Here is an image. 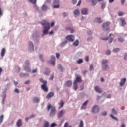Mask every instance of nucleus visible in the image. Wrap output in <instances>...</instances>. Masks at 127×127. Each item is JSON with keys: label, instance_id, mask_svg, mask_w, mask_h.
Returning <instances> with one entry per match:
<instances>
[{"label": "nucleus", "instance_id": "10", "mask_svg": "<svg viewBox=\"0 0 127 127\" xmlns=\"http://www.w3.org/2000/svg\"><path fill=\"white\" fill-rule=\"evenodd\" d=\"M51 64L54 66L55 65V57L52 56L51 58Z\"/></svg>", "mask_w": 127, "mask_h": 127}, {"label": "nucleus", "instance_id": "26", "mask_svg": "<svg viewBox=\"0 0 127 127\" xmlns=\"http://www.w3.org/2000/svg\"><path fill=\"white\" fill-rule=\"evenodd\" d=\"M33 101L34 103H39V98L38 97H34L33 99Z\"/></svg>", "mask_w": 127, "mask_h": 127}, {"label": "nucleus", "instance_id": "59", "mask_svg": "<svg viewBox=\"0 0 127 127\" xmlns=\"http://www.w3.org/2000/svg\"><path fill=\"white\" fill-rule=\"evenodd\" d=\"M102 115V116H107V112L104 111Z\"/></svg>", "mask_w": 127, "mask_h": 127}, {"label": "nucleus", "instance_id": "62", "mask_svg": "<svg viewBox=\"0 0 127 127\" xmlns=\"http://www.w3.org/2000/svg\"><path fill=\"white\" fill-rule=\"evenodd\" d=\"M55 126H56V124H55V123H52L51 125V127H55Z\"/></svg>", "mask_w": 127, "mask_h": 127}, {"label": "nucleus", "instance_id": "17", "mask_svg": "<svg viewBox=\"0 0 127 127\" xmlns=\"http://www.w3.org/2000/svg\"><path fill=\"white\" fill-rule=\"evenodd\" d=\"M16 124L18 127H21L22 125V121H21V119H19L17 122Z\"/></svg>", "mask_w": 127, "mask_h": 127}, {"label": "nucleus", "instance_id": "5", "mask_svg": "<svg viewBox=\"0 0 127 127\" xmlns=\"http://www.w3.org/2000/svg\"><path fill=\"white\" fill-rule=\"evenodd\" d=\"M110 22H106L103 24L102 28L104 30H109V26L110 25Z\"/></svg>", "mask_w": 127, "mask_h": 127}, {"label": "nucleus", "instance_id": "14", "mask_svg": "<svg viewBox=\"0 0 127 127\" xmlns=\"http://www.w3.org/2000/svg\"><path fill=\"white\" fill-rule=\"evenodd\" d=\"M102 70L103 71H107V70H109L110 69V67H109V65L105 64L104 65H102Z\"/></svg>", "mask_w": 127, "mask_h": 127}, {"label": "nucleus", "instance_id": "49", "mask_svg": "<svg viewBox=\"0 0 127 127\" xmlns=\"http://www.w3.org/2000/svg\"><path fill=\"white\" fill-rule=\"evenodd\" d=\"M106 53L107 55H110V54H111V51H110V50H108L106 51Z\"/></svg>", "mask_w": 127, "mask_h": 127}, {"label": "nucleus", "instance_id": "34", "mask_svg": "<svg viewBox=\"0 0 127 127\" xmlns=\"http://www.w3.org/2000/svg\"><path fill=\"white\" fill-rule=\"evenodd\" d=\"M73 45H74V46H78V45H79V40H76L73 43Z\"/></svg>", "mask_w": 127, "mask_h": 127}, {"label": "nucleus", "instance_id": "54", "mask_svg": "<svg viewBox=\"0 0 127 127\" xmlns=\"http://www.w3.org/2000/svg\"><path fill=\"white\" fill-rule=\"evenodd\" d=\"M93 33L92 32V31H89L88 32H87V34L88 35H92V34Z\"/></svg>", "mask_w": 127, "mask_h": 127}, {"label": "nucleus", "instance_id": "33", "mask_svg": "<svg viewBox=\"0 0 127 127\" xmlns=\"http://www.w3.org/2000/svg\"><path fill=\"white\" fill-rule=\"evenodd\" d=\"M58 69H59L60 70H61V71L62 72L63 71H64V68H63V67H62V66H61V64L58 65Z\"/></svg>", "mask_w": 127, "mask_h": 127}, {"label": "nucleus", "instance_id": "18", "mask_svg": "<svg viewBox=\"0 0 127 127\" xmlns=\"http://www.w3.org/2000/svg\"><path fill=\"white\" fill-rule=\"evenodd\" d=\"M74 14L75 16H79L80 15V11L79 9H76L74 11Z\"/></svg>", "mask_w": 127, "mask_h": 127}, {"label": "nucleus", "instance_id": "13", "mask_svg": "<svg viewBox=\"0 0 127 127\" xmlns=\"http://www.w3.org/2000/svg\"><path fill=\"white\" fill-rule=\"evenodd\" d=\"M126 81H127V79H126V78L121 79V82L120 83V86H124V85H125V83H126Z\"/></svg>", "mask_w": 127, "mask_h": 127}, {"label": "nucleus", "instance_id": "57", "mask_svg": "<svg viewBox=\"0 0 127 127\" xmlns=\"http://www.w3.org/2000/svg\"><path fill=\"white\" fill-rule=\"evenodd\" d=\"M121 3L122 5L124 4H125V0H121Z\"/></svg>", "mask_w": 127, "mask_h": 127}, {"label": "nucleus", "instance_id": "11", "mask_svg": "<svg viewBox=\"0 0 127 127\" xmlns=\"http://www.w3.org/2000/svg\"><path fill=\"white\" fill-rule=\"evenodd\" d=\"M81 13L84 15H86V14H88V9L84 8L81 10Z\"/></svg>", "mask_w": 127, "mask_h": 127}, {"label": "nucleus", "instance_id": "30", "mask_svg": "<svg viewBox=\"0 0 127 127\" xmlns=\"http://www.w3.org/2000/svg\"><path fill=\"white\" fill-rule=\"evenodd\" d=\"M95 21L96 22H98V23H101L102 22V19H101V18H96L95 19Z\"/></svg>", "mask_w": 127, "mask_h": 127}, {"label": "nucleus", "instance_id": "16", "mask_svg": "<svg viewBox=\"0 0 127 127\" xmlns=\"http://www.w3.org/2000/svg\"><path fill=\"white\" fill-rule=\"evenodd\" d=\"M109 62V61L107 59H103L102 60L101 64L102 66H104V65L107 64V63Z\"/></svg>", "mask_w": 127, "mask_h": 127}, {"label": "nucleus", "instance_id": "56", "mask_svg": "<svg viewBox=\"0 0 127 127\" xmlns=\"http://www.w3.org/2000/svg\"><path fill=\"white\" fill-rule=\"evenodd\" d=\"M82 2V1L81 0H80L78 3V4H77V6H79V5H81V3Z\"/></svg>", "mask_w": 127, "mask_h": 127}, {"label": "nucleus", "instance_id": "52", "mask_svg": "<svg viewBox=\"0 0 127 127\" xmlns=\"http://www.w3.org/2000/svg\"><path fill=\"white\" fill-rule=\"evenodd\" d=\"M72 3L73 4H75L77 3V0H72Z\"/></svg>", "mask_w": 127, "mask_h": 127}, {"label": "nucleus", "instance_id": "39", "mask_svg": "<svg viewBox=\"0 0 127 127\" xmlns=\"http://www.w3.org/2000/svg\"><path fill=\"white\" fill-rule=\"evenodd\" d=\"M26 76H28V74H25V73H21L20 74V77H26Z\"/></svg>", "mask_w": 127, "mask_h": 127}, {"label": "nucleus", "instance_id": "44", "mask_svg": "<svg viewBox=\"0 0 127 127\" xmlns=\"http://www.w3.org/2000/svg\"><path fill=\"white\" fill-rule=\"evenodd\" d=\"M105 7H106V4L105 3H103L101 5V8H102V9H104V8H105Z\"/></svg>", "mask_w": 127, "mask_h": 127}, {"label": "nucleus", "instance_id": "31", "mask_svg": "<svg viewBox=\"0 0 127 127\" xmlns=\"http://www.w3.org/2000/svg\"><path fill=\"white\" fill-rule=\"evenodd\" d=\"M4 118V116L3 115H2L0 116V124H2V122H3V119Z\"/></svg>", "mask_w": 127, "mask_h": 127}, {"label": "nucleus", "instance_id": "8", "mask_svg": "<svg viewBox=\"0 0 127 127\" xmlns=\"http://www.w3.org/2000/svg\"><path fill=\"white\" fill-rule=\"evenodd\" d=\"M66 113V111L65 110H62L59 111L58 114V117L61 118L63 115H64Z\"/></svg>", "mask_w": 127, "mask_h": 127}, {"label": "nucleus", "instance_id": "2", "mask_svg": "<svg viewBox=\"0 0 127 127\" xmlns=\"http://www.w3.org/2000/svg\"><path fill=\"white\" fill-rule=\"evenodd\" d=\"M51 109V111L50 113V117H53L54 115H55L56 113V108L54 106H51V104H48L47 107V110L48 112H49V110Z\"/></svg>", "mask_w": 127, "mask_h": 127}, {"label": "nucleus", "instance_id": "23", "mask_svg": "<svg viewBox=\"0 0 127 127\" xmlns=\"http://www.w3.org/2000/svg\"><path fill=\"white\" fill-rule=\"evenodd\" d=\"M5 53V49L3 48L1 51V56L3 57L4 56V54Z\"/></svg>", "mask_w": 127, "mask_h": 127}, {"label": "nucleus", "instance_id": "46", "mask_svg": "<svg viewBox=\"0 0 127 127\" xmlns=\"http://www.w3.org/2000/svg\"><path fill=\"white\" fill-rule=\"evenodd\" d=\"M88 103H89V100H86L84 103H83V106H87V104H88Z\"/></svg>", "mask_w": 127, "mask_h": 127}, {"label": "nucleus", "instance_id": "15", "mask_svg": "<svg viewBox=\"0 0 127 127\" xmlns=\"http://www.w3.org/2000/svg\"><path fill=\"white\" fill-rule=\"evenodd\" d=\"M65 85V86H66V87H71L72 86V81H71V80L67 81Z\"/></svg>", "mask_w": 127, "mask_h": 127}, {"label": "nucleus", "instance_id": "35", "mask_svg": "<svg viewBox=\"0 0 127 127\" xmlns=\"http://www.w3.org/2000/svg\"><path fill=\"white\" fill-rule=\"evenodd\" d=\"M79 127H84V122H83V120L80 121Z\"/></svg>", "mask_w": 127, "mask_h": 127}, {"label": "nucleus", "instance_id": "48", "mask_svg": "<svg viewBox=\"0 0 127 127\" xmlns=\"http://www.w3.org/2000/svg\"><path fill=\"white\" fill-rule=\"evenodd\" d=\"M81 109V110H86V106L83 105V104H82Z\"/></svg>", "mask_w": 127, "mask_h": 127}, {"label": "nucleus", "instance_id": "24", "mask_svg": "<svg viewBox=\"0 0 127 127\" xmlns=\"http://www.w3.org/2000/svg\"><path fill=\"white\" fill-rule=\"evenodd\" d=\"M91 0L92 4L91 5L93 6H95L97 4V0Z\"/></svg>", "mask_w": 127, "mask_h": 127}, {"label": "nucleus", "instance_id": "22", "mask_svg": "<svg viewBox=\"0 0 127 127\" xmlns=\"http://www.w3.org/2000/svg\"><path fill=\"white\" fill-rule=\"evenodd\" d=\"M111 36H112V37L109 40V41H108L109 43H112V42L113 41V40L114 39V36H113V34H109V37H111Z\"/></svg>", "mask_w": 127, "mask_h": 127}, {"label": "nucleus", "instance_id": "28", "mask_svg": "<svg viewBox=\"0 0 127 127\" xmlns=\"http://www.w3.org/2000/svg\"><path fill=\"white\" fill-rule=\"evenodd\" d=\"M24 70L25 71H26V72H31V70H30V68L28 66H26L24 68Z\"/></svg>", "mask_w": 127, "mask_h": 127}, {"label": "nucleus", "instance_id": "61", "mask_svg": "<svg viewBox=\"0 0 127 127\" xmlns=\"http://www.w3.org/2000/svg\"><path fill=\"white\" fill-rule=\"evenodd\" d=\"M2 16V12L1 11V8L0 7V16Z\"/></svg>", "mask_w": 127, "mask_h": 127}, {"label": "nucleus", "instance_id": "20", "mask_svg": "<svg viewBox=\"0 0 127 127\" xmlns=\"http://www.w3.org/2000/svg\"><path fill=\"white\" fill-rule=\"evenodd\" d=\"M120 20L122 22V26H124V25H126V21H125V18H120Z\"/></svg>", "mask_w": 127, "mask_h": 127}, {"label": "nucleus", "instance_id": "40", "mask_svg": "<svg viewBox=\"0 0 127 127\" xmlns=\"http://www.w3.org/2000/svg\"><path fill=\"white\" fill-rule=\"evenodd\" d=\"M67 43L68 41L67 40L64 41V42L61 43V46H63L64 45H65V44H67Z\"/></svg>", "mask_w": 127, "mask_h": 127}, {"label": "nucleus", "instance_id": "3", "mask_svg": "<svg viewBox=\"0 0 127 127\" xmlns=\"http://www.w3.org/2000/svg\"><path fill=\"white\" fill-rule=\"evenodd\" d=\"M40 82L43 84L41 86L42 90H43L44 92H48V87H47V81L43 80L42 78L40 79Z\"/></svg>", "mask_w": 127, "mask_h": 127}, {"label": "nucleus", "instance_id": "1", "mask_svg": "<svg viewBox=\"0 0 127 127\" xmlns=\"http://www.w3.org/2000/svg\"><path fill=\"white\" fill-rule=\"evenodd\" d=\"M41 24L43 25L44 27V31H43V34H47L48 33V30L50 29V24L47 21L44 20L41 23Z\"/></svg>", "mask_w": 127, "mask_h": 127}, {"label": "nucleus", "instance_id": "43", "mask_svg": "<svg viewBox=\"0 0 127 127\" xmlns=\"http://www.w3.org/2000/svg\"><path fill=\"white\" fill-rule=\"evenodd\" d=\"M124 14H125V13H124V12H118L119 16H123V15H124Z\"/></svg>", "mask_w": 127, "mask_h": 127}, {"label": "nucleus", "instance_id": "32", "mask_svg": "<svg viewBox=\"0 0 127 127\" xmlns=\"http://www.w3.org/2000/svg\"><path fill=\"white\" fill-rule=\"evenodd\" d=\"M81 81H82V79H81V77L77 76L74 82H76V83H77L78 82H81Z\"/></svg>", "mask_w": 127, "mask_h": 127}, {"label": "nucleus", "instance_id": "6", "mask_svg": "<svg viewBox=\"0 0 127 127\" xmlns=\"http://www.w3.org/2000/svg\"><path fill=\"white\" fill-rule=\"evenodd\" d=\"M66 39H67V40H68L69 41H71V42H73V41L75 40V36L72 35H69L66 36Z\"/></svg>", "mask_w": 127, "mask_h": 127}, {"label": "nucleus", "instance_id": "53", "mask_svg": "<svg viewBox=\"0 0 127 127\" xmlns=\"http://www.w3.org/2000/svg\"><path fill=\"white\" fill-rule=\"evenodd\" d=\"M124 60H127V53L125 54L124 55Z\"/></svg>", "mask_w": 127, "mask_h": 127}, {"label": "nucleus", "instance_id": "51", "mask_svg": "<svg viewBox=\"0 0 127 127\" xmlns=\"http://www.w3.org/2000/svg\"><path fill=\"white\" fill-rule=\"evenodd\" d=\"M119 41H120V42H123V41H124V38L122 37L119 38Z\"/></svg>", "mask_w": 127, "mask_h": 127}, {"label": "nucleus", "instance_id": "19", "mask_svg": "<svg viewBox=\"0 0 127 127\" xmlns=\"http://www.w3.org/2000/svg\"><path fill=\"white\" fill-rule=\"evenodd\" d=\"M95 90L97 92L100 93L102 92V90L99 86H96L95 87Z\"/></svg>", "mask_w": 127, "mask_h": 127}, {"label": "nucleus", "instance_id": "63", "mask_svg": "<svg viewBox=\"0 0 127 127\" xmlns=\"http://www.w3.org/2000/svg\"><path fill=\"white\" fill-rule=\"evenodd\" d=\"M56 55L57 58L58 59L59 58V56H60V54H59V53H56Z\"/></svg>", "mask_w": 127, "mask_h": 127}, {"label": "nucleus", "instance_id": "27", "mask_svg": "<svg viewBox=\"0 0 127 127\" xmlns=\"http://www.w3.org/2000/svg\"><path fill=\"white\" fill-rule=\"evenodd\" d=\"M42 10L43 11H46V10H47V6L46 5H43L42 7Z\"/></svg>", "mask_w": 127, "mask_h": 127}, {"label": "nucleus", "instance_id": "9", "mask_svg": "<svg viewBox=\"0 0 127 127\" xmlns=\"http://www.w3.org/2000/svg\"><path fill=\"white\" fill-rule=\"evenodd\" d=\"M64 105H65V103L63 100L61 101L59 103L58 105L59 106V109H61V108H63L64 107Z\"/></svg>", "mask_w": 127, "mask_h": 127}, {"label": "nucleus", "instance_id": "42", "mask_svg": "<svg viewBox=\"0 0 127 127\" xmlns=\"http://www.w3.org/2000/svg\"><path fill=\"white\" fill-rule=\"evenodd\" d=\"M110 117H111V118H112V119H113V120H115V121H118V118H117V117H114V116H113V115L110 114Z\"/></svg>", "mask_w": 127, "mask_h": 127}, {"label": "nucleus", "instance_id": "41", "mask_svg": "<svg viewBox=\"0 0 127 127\" xmlns=\"http://www.w3.org/2000/svg\"><path fill=\"white\" fill-rule=\"evenodd\" d=\"M78 64H81V63H83V59H79L77 61Z\"/></svg>", "mask_w": 127, "mask_h": 127}, {"label": "nucleus", "instance_id": "29", "mask_svg": "<svg viewBox=\"0 0 127 127\" xmlns=\"http://www.w3.org/2000/svg\"><path fill=\"white\" fill-rule=\"evenodd\" d=\"M66 30H70L71 33H73V32H74V29H73L71 27L66 28Z\"/></svg>", "mask_w": 127, "mask_h": 127}, {"label": "nucleus", "instance_id": "47", "mask_svg": "<svg viewBox=\"0 0 127 127\" xmlns=\"http://www.w3.org/2000/svg\"><path fill=\"white\" fill-rule=\"evenodd\" d=\"M94 68V65H93V64H91L90 66V70L92 71V70H93V68Z\"/></svg>", "mask_w": 127, "mask_h": 127}, {"label": "nucleus", "instance_id": "64", "mask_svg": "<svg viewBox=\"0 0 127 127\" xmlns=\"http://www.w3.org/2000/svg\"><path fill=\"white\" fill-rule=\"evenodd\" d=\"M25 64H26V65H29V61H26L25 62Z\"/></svg>", "mask_w": 127, "mask_h": 127}, {"label": "nucleus", "instance_id": "37", "mask_svg": "<svg viewBox=\"0 0 127 127\" xmlns=\"http://www.w3.org/2000/svg\"><path fill=\"white\" fill-rule=\"evenodd\" d=\"M49 127V123H48V122H46L44 124V126H43V127Z\"/></svg>", "mask_w": 127, "mask_h": 127}, {"label": "nucleus", "instance_id": "60", "mask_svg": "<svg viewBox=\"0 0 127 127\" xmlns=\"http://www.w3.org/2000/svg\"><path fill=\"white\" fill-rule=\"evenodd\" d=\"M29 83H30V81L29 80H27V81L25 82V84L26 85H28V84H29Z\"/></svg>", "mask_w": 127, "mask_h": 127}, {"label": "nucleus", "instance_id": "55", "mask_svg": "<svg viewBox=\"0 0 127 127\" xmlns=\"http://www.w3.org/2000/svg\"><path fill=\"white\" fill-rule=\"evenodd\" d=\"M50 2H51V0H47L45 1V3H50Z\"/></svg>", "mask_w": 127, "mask_h": 127}, {"label": "nucleus", "instance_id": "36", "mask_svg": "<svg viewBox=\"0 0 127 127\" xmlns=\"http://www.w3.org/2000/svg\"><path fill=\"white\" fill-rule=\"evenodd\" d=\"M29 1L31 2L33 4H36V1L37 0H28Z\"/></svg>", "mask_w": 127, "mask_h": 127}, {"label": "nucleus", "instance_id": "45", "mask_svg": "<svg viewBox=\"0 0 127 127\" xmlns=\"http://www.w3.org/2000/svg\"><path fill=\"white\" fill-rule=\"evenodd\" d=\"M118 51H120V49L119 48H115L113 49L114 52H118Z\"/></svg>", "mask_w": 127, "mask_h": 127}, {"label": "nucleus", "instance_id": "21", "mask_svg": "<svg viewBox=\"0 0 127 127\" xmlns=\"http://www.w3.org/2000/svg\"><path fill=\"white\" fill-rule=\"evenodd\" d=\"M73 85H74L73 89L74 91H77V89H78V84L77 83V82H76V81H74Z\"/></svg>", "mask_w": 127, "mask_h": 127}, {"label": "nucleus", "instance_id": "25", "mask_svg": "<svg viewBox=\"0 0 127 127\" xmlns=\"http://www.w3.org/2000/svg\"><path fill=\"white\" fill-rule=\"evenodd\" d=\"M29 46L30 47V50H33V44L31 42H29Z\"/></svg>", "mask_w": 127, "mask_h": 127}, {"label": "nucleus", "instance_id": "7", "mask_svg": "<svg viewBox=\"0 0 127 127\" xmlns=\"http://www.w3.org/2000/svg\"><path fill=\"white\" fill-rule=\"evenodd\" d=\"M99 111H100V108H99L98 105H95L92 107L93 113H98Z\"/></svg>", "mask_w": 127, "mask_h": 127}, {"label": "nucleus", "instance_id": "12", "mask_svg": "<svg viewBox=\"0 0 127 127\" xmlns=\"http://www.w3.org/2000/svg\"><path fill=\"white\" fill-rule=\"evenodd\" d=\"M54 96V93L53 92H49L46 96L47 99H50V98H52Z\"/></svg>", "mask_w": 127, "mask_h": 127}, {"label": "nucleus", "instance_id": "4", "mask_svg": "<svg viewBox=\"0 0 127 127\" xmlns=\"http://www.w3.org/2000/svg\"><path fill=\"white\" fill-rule=\"evenodd\" d=\"M52 6L53 8H59V0H54Z\"/></svg>", "mask_w": 127, "mask_h": 127}, {"label": "nucleus", "instance_id": "38", "mask_svg": "<svg viewBox=\"0 0 127 127\" xmlns=\"http://www.w3.org/2000/svg\"><path fill=\"white\" fill-rule=\"evenodd\" d=\"M111 113L112 114H113V115H116L117 114V111H116V110H115V109H112Z\"/></svg>", "mask_w": 127, "mask_h": 127}, {"label": "nucleus", "instance_id": "58", "mask_svg": "<svg viewBox=\"0 0 127 127\" xmlns=\"http://www.w3.org/2000/svg\"><path fill=\"white\" fill-rule=\"evenodd\" d=\"M84 84H82L80 86V90H83L84 89Z\"/></svg>", "mask_w": 127, "mask_h": 127}, {"label": "nucleus", "instance_id": "50", "mask_svg": "<svg viewBox=\"0 0 127 127\" xmlns=\"http://www.w3.org/2000/svg\"><path fill=\"white\" fill-rule=\"evenodd\" d=\"M85 61H86V62H89V56H86L85 57Z\"/></svg>", "mask_w": 127, "mask_h": 127}]
</instances>
